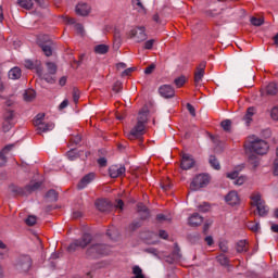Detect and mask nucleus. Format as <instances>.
I'll use <instances>...</instances> for the list:
<instances>
[{"instance_id": "obj_49", "label": "nucleus", "mask_w": 278, "mask_h": 278, "mask_svg": "<svg viewBox=\"0 0 278 278\" xmlns=\"http://www.w3.org/2000/svg\"><path fill=\"white\" fill-rule=\"evenodd\" d=\"M199 212H203L205 214V212H210V204L208 203H204V204H200L198 206Z\"/></svg>"}, {"instance_id": "obj_28", "label": "nucleus", "mask_w": 278, "mask_h": 278, "mask_svg": "<svg viewBox=\"0 0 278 278\" xmlns=\"http://www.w3.org/2000/svg\"><path fill=\"white\" fill-rule=\"evenodd\" d=\"M21 67H13L9 71V79H21Z\"/></svg>"}, {"instance_id": "obj_23", "label": "nucleus", "mask_w": 278, "mask_h": 278, "mask_svg": "<svg viewBox=\"0 0 278 278\" xmlns=\"http://www.w3.org/2000/svg\"><path fill=\"white\" fill-rule=\"evenodd\" d=\"M10 192H12V194H14L15 197H25L27 195V191L25 188L23 187H18L15 185H11L9 187Z\"/></svg>"}, {"instance_id": "obj_37", "label": "nucleus", "mask_w": 278, "mask_h": 278, "mask_svg": "<svg viewBox=\"0 0 278 278\" xmlns=\"http://www.w3.org/2000/svg\"><path fill=\"white\" fill-rule=\"evenodd\" d=\"M205 76V71L197 70L194 73V84H199Z\"/></svg>"}, {"instance_id": "obj_63", "label": "nucleus", "mask_w": 278, "mask_h": 278, "mask_svg": "<svg viewBox=\"0 0 278 278\" xmlns=\"http://www.w3.org/2000/svg\"><path fill=\"white\" fill-rule=\"evenodd\" d=\"M66 108H68V100L65 99L63 102L60 103L59 110H64Z\"/></svg>"}, {"instance_id": "obj_40", "label": "nucleus", "mask_w": 278, "mask_h": 278, "mask_svg": "<svg viewBox=\"0 0 278 278\" xmlns=\"http://www.w3.org/2000/svg\"><path fill=\"white\" fill-rule=\"evenodd\" d=\"M47 68H48V73H50V75H55V73H58V65H55V63H53V62H48Z\"/></svg>"}, {"instance_id": "obj_5", "label": "nucleus", "mask_w": 278, "mask_h": 278, "mask_svg": "<svg viewBox=\"0 0 278 278\" xmlns=\"http://www.w3.org/2000/svg\"><path fill=\"white\" fill-rule=\"evenodd\" d=\"M16 118V112L12 109L4 110L3 116H2V129L3 131H10L11 128L14 127Z\"/></svg>"}, {"instance_id": "obj_55", "label": "nucleus", "mask_w": 278, "mask_h": 278, "mask_svg": "<svg viewBox=\"0 0 278 278\" xmlns=\"http://www.w3.org/2000/svg\"><path fill=\"white\" fill-rule=\"evenodd\" d=\"M238 175H239L238 170H235V172L227 173L226 177L228 179H238Z\"/></svg>"}, {"instance_id": "obj_46", "label": "nucleus", "mask_w": 278, "mask_h": 278, "mask_svg": "<svg viewBox=\"0 0 278 278\" xmlns=\"http://www.w3.org/2000/svg\"><path fill=\"white\" fill-rule=\"evenodd\" d=\"M36 216H34V215H29L27 218H26V220H25V223H26V225H28V227H34V225H36Z\"/></svg>"}, {"instance_id": "obj_7", "label": "nucleus", "mask_w": 278, "mask_h": 278, "mask_svg": "<svg viewBox=\"0 0 278 278\" xmlns=\"http://www.w3.org/2000/svg\"><path fill=\"white\" fill-rule=\"evenodd\" d=\"M252 205H254L257 210L258 216H268V208L266 206V202L263 201L262 195L256 194L251 198Z\"/></svg>"}, {"instance_id": "obj_1", "label": "nucleus", "mask_w": 278, "mask_h": 278, "mask_svg": "<svg viewBox=\"0 0 278 278\" xmlns=\"http://www.w3.org/2000/svg\"><path fill=\"white\" fill-rule=\"evenodd\" d=\"M147 123H149V109L144 106L141 111H139L137 124L127 134L128 140H138L142 138V136H144V129H147Z\"/></svg>"}, {"instance_id": "obj_24", "label": "nucleus", "mask_w": 278, "mask_h": 278, "mask_svg": "<svg viewBox=\"0 0 278 278\" xmlns=\"http://www.w3.org/2000/svg\"><path fill=\"white\" fill-rule=\"evenodd\" d=\"M253 116H255V108L250 106L247 110L245 115L243 116V121L245 122V125L250 126L253 122Z\"/></svg>"}, {"instance_id": "obj_64", "label": "nucleus", "mask_w": 278, "mask_h": 278, "mask_svg": "<svg viewBox=\"0 0 278 278\" xmlns=\"http://www.w3.org/2000/svg\"><path fill=\"white\" fill-rule=\"evenodd\" d=\"M71 141L74 142V144H79V142H81V137L76 136V137L72 138Z\"/></svg>"}, {"instance_id": "obj_17", "label": "nucleus", "mask_w": 278, "mask_h": 278, "mask_svg": "<svg viewBox=\"0 0 278 278\" xmlns=\"http://www.w3.org/2000/svg\"><path fill=\"white\" fill-rule=\"evenodd\" d=\"M76 14L78 16H88V14H90V5L86 2H79L76 5Z\"/></svg>"}, {"instance_id": "obj_3", "label": "nucleus", "mask_w": 278, "mask_h": 278, "mask_svg": "<svg viewBox=\"0 0 278 278\" xmlns=\"http://www.w3.org/2000/svg\"><path fill=\"white\" fill-rule=\"evenodd\" d=\"M92 242V235L85 232L81 238L74 239L67 247L68 253H75L77 249H86Z\"/></svg>"}, {"instance_id": "obj_27", "label": "nucleus", "mask_w": 278, "mask_h": 278, "mask_svg": "<svg viewBox=\"0 0 278 278\" xmlns=\"http://www.w3.org/2000/svg\"><path fill=\"white\" fill-rule=\"evenodd\" d=\"M110 51V46L101 43L94 47V53L99 55H105Z\"/></svg>"}, {"instance_id": "obj_36", "label": "nucleus", "mask_w": 278, "mask_h": 278, "mask_svg": "<svg viewBox=\"0 0 278 278\" xmlns=\"http://www.w3.org/2000/svg\"><path fill=\"white\" fill-rule=\"evenodd\" d=\"M132 275H135L134 278H144V274H142V268L140 266L135 265L132 267Z\"/></svg>"}, {"instance_id": "obj_56", "label": "nucleus", "mask_w": 278, "mask_h": 278, "mask_svg": "<svg viewBox=\"0 0 278 278\" xmlns=\"http://www.w3.org/2000/svg\"><path fill=\"white\" fill-rule=\"evenodd\" d=\"M134 71H136V67L126 68V70L122 73V77H127V76H129L130 74L134 73Z\"/></svg>"}, {"instance_id": "obj_32", "label": "nucleus", "mask_w": 278, "mask_h": 278, "mask_svg": "<svg viewBox=\"0 0 278 278\" xmlns=\"http://www.w3.org/2000/svg\"><path fill=\"white\" fill-rule=\"evenodd\" d=\"M277 92H278L277 84L270 83L269 85H267L266 94H269L270 97H275Z\"/></svg>"}, {"instance_id": "obj_61", "label": "nucleus", "mask_w": 278, "mask_h": 278, "mask_svg": "<svg viewBox=\"0 0 278 278\" xmlns=\"http://www.w3.org/2000/svg\"><path fill=\"white\" fill-rule=\"evenodd\" d=\"M74 28L77 30L78 34H84V25L75 24Z\"/></svg>"}, {"instance_id": "obj_30", "label": "nucleus", "mask_w": 278, "mask_h": 278, "mask_svg": "<svg viewBox=\"0 0 278 278\" xmlns=\"http://www.w3.org/2000/svg\"><path fill=\"white\" fill-rule=\"evenodd\" d=\"M131 3L134 5L135 10H137V12H142L143 14H147V8H144V4H142V1L131 0Z\"/></svg>"}, {"instance_id": "obj_26", "label": "nucleus", "mask_w": 278, "mask_h": 278, "mask_svg": "<svg viewBox=\"0 0 278 278\" xmlns=\"http://www.w3.org/2000/svg\"><path fill=\"white\" fill-rule=\"evenodd\" d=\"M46 199L47 201H49L50 203H55L59 199V193L58 191H55V189H50L47 193H46Z\"/></svg>"}, {"instance_id": "obj_31", "label": "nucleus", "mask_w": 278, "mask_h": 278, "mask_svg": "<svg viewBox=\"0 0 278 278\" xmlns=\"http://www.w3.org/2000/svg\"><path fill=\"white\" fill-rule=\"evenodd\" d=\"M17 5L24 10H31V8H34V2L31 0H17Z\"/></svg>"}, {"instance_id": "obj_45", "label": "nucleus", "mask_w": 278, "mask_h": 278, "mask_svg": "<svg viewBox=\"0 0 278 278\" xmlns=\"http://www.w3.org/2000/svg\"><path fill=\"white\" fill-rule=\"evenodd\" d=\"M42 121H45V113L37 114L35 117V121H34L35 127L40 125L42 123Z\"/></svg>"}, {"instance_id": "obj_10", "label": "nucleus", "mask_w": 278, "mask_h": 278, "mask_svg": "<svg viewBox=\"0 0 278 278\" xmlns=\"http://www.w3.org/2000/svg\"><path fill=\"white\" fill-rule=\"evenodd\" d=\"M96 207H97V210H99V212H103L105 214H108V213L112 212V210H114V205L112 204V202H110L109 200H105V199L97 200Z\"/></svg>"}, {"instance_id": "obj_4", "label": "nucleus", "mask_w": 278, "mask_h": 278, "mask_svg": "<svg viewBox=\"0 0 278 278\" xmlns=\"http://www.w3.org/2000/svg\"><path fill=\"white\" fill-rule=\"evenodd\" d=\"M250 153H256V155H266L268 153V142L262 139H255L254 141L250 142L247 147Z\"/></svg>"}, {"instance_id": "obj_16", "label": "nucleus", "mask_w": 278, "mask_h": 278, "mask_svg": "<svg viewBox=\"0 0 278 278\" xmlns=\"http://www.w3.org/2000/svg\"><path fill=\"white\" fill-rule=\"evenodd\" d=\"M24 65L26 68H29V71H34V68L37 71L38 75H42V64L40 61H31V60H26Z\"/></svg>"}, {"instance_id": "obj_52", "label": "nucleus", "mask_w": 278, "mask_h": 278, "mask_svg": "<svg viewBox=\"0 0 278 278\" xmlns=\"http://www.w3.org/2000/svg\"><path fill=\"white\" fill-rule=\"evenodd\" d=\"M79 97H80V93H79L78 89H73V101H74V103H79Z\"/></svg>"}, {"instance_id": "obj_58", "label": "nucleus", "mask_w": 278, "mask_h": 278, "mask_svg": "<svg viewBox=\"0 0 278 278\" xmlns=\"http://www.w3.org/2000/svg\"><path fill=\"white\" fill-rule=\"evenodd\" d=\"M159 237L162 238V240H168V232H166V230H160Z\"/></svg>"}, {"instance_id": "obj_50", "label": "nucleus", "mask_w": 278, "mask_h": 278, "mask_svg": "<svg viewBox=\"0 0 278 278\" xmlns=\"http://www.w3.org/2000/svg\"><path fill=\"white\" fill-rule=\"evenodd\" d=\"M270 117L273 121H278V106H274L270 112Z\"/></svg>"}, {"instance_id": "obj_18", "label": "nucleus", "mask_w": 278, "mask_h": 278, "mask_svg": "<svg viewBox=\"0 0 278 278\" xmlns=\"http://www.w3.org/2000/svg\"><path fill=\"white\" fill-rule=\"evenodd\" d=\"M137 212L140 216L141 220H147L151 216L149 208L143 203L137 204Z\"/></svg>"}, {"instance_id": "obj_22", "label": "nucleus", "mask_w": 278, "mask_h": 278, "mask_svg": "<svg viewBox=\"0 0 278 278\" xmlns=\"http://www.w3.org/2000/svg\"><path fill=\"white\" fill-rule=\"evenodd\" d=\"M12 149H14V144H9L5 146L0 152V167L8 164V157H5V153H9V151H12Z\"/></svg>"}, {"instance_id": "obj_12", "label": "nucleus", "mask_w": 278, "mask_h": 278, "mask_svg": "<svg viewBox=\"0 0 278 278\" xmlns=\"http://www.w3.org/2000/svg\"><path fill=\"white\" fill-rule=\"evenodd\" d=\"M195 161L190 154H182L180 167L182 170H190V168H194Z\"/></svg>"}, {"instance_id": "obj_51", "label": "nucleus", "mask_w": 278, "mask_h": 278, "mask_svg": "<svg viewBox=\"0 0 278 278\" xmlns=\"http://www.w3.org/2000/svg\"><path fill=\"white\" fill-rule=\"evenodd\" d=\"M97 162L100 168H105V166H108V159L105 157H100Z\"/></svg>"}, {"instance_id": "obj_14", "label": "nucleus", "mask_w": 278, "mask_h": 278, "mask_svg": "<svg viewBox=\"0 0 278 278\" xmlns=\"http://www.w3.org/2000/svg\"><path fill=\"white\" fill-rule=\"evenodd\" d=\"M92 181H94V173L85 175L77 185L78 190H84V188H87Z\"/></svg>"}, {"instance_id": "obj_21", "label": "nucleus", "mask_w": 278, "mask_h": 278, "mask_svg": "<svg viewBox=\"0 0 278 278\" xmlns=\"http://www.w3.org/2000/svg\"><path fill=\"white\" fill-rule=\"evenodd\" d=\"M188 224L190 227H199V225L203 224V216L199 215V213H193L189 219Z\"/></svg>"}, {"instance_id": "obj_48", "label": "nucleus", "mask_w": 278, "mask_h": 278, "mask_svg": "<svg viewBox=\"0 0 278 278\" xmlns=\"http://www.w3.org/2000/svg\"><path fill=\"white\" fill-rule=\"evenodd\" d=\"M153 45H155V39H150L144 42L143 49L151 50L153 49Z\"/></svg>"}, {"instance_id": "obj_54", "label": "nucleus", "mask_w": 278, "mask_h": 278, "mask_svg": "<svg viewBox=\"0 0 278 278\" xmlns=\"http://www.w3.org/2000/svg\"><path fill=\"white\" fill-rule=\"evenodd\" d=\"M187 110L189 112V114H191V116H197V110L194 109V106H192V104L187 103Z\"/></svg>"}, {"instance_id": "obj_43", "label": "nucleus", "mask_w": 278, "mask_h": 278, "mask_svg": "<svg viewBox=\"0 0 278 278\" xmlns=\"http://www.w3.org/2000/svg\"><path fill=\"white\" fill-rule=\"evenodd\" d=\"M219 250L222 251V253H229L228 242L225 240L219 241Z\"/></svg>"}, {"instance_id": "obj_35", "label": "nucleus", "mask_w": 278, "mask_h": 278, "mask_svg": "<svg viewBox=\"0 0 278 278\" xmlns=\"http://www.w3.org/2000/svg\"><path fill=\"white\" fill-rule=\"evenodd\" d=\"M247 227L248 229H250V231H253L254 233H257V231H260V223L257 222H248Z\"/></svg>"}, {"instance_id": "obj_8", "label": "nucleus", "mask_w": 278, "mask_h": 278, "mask_svg": "<svg viewBox=\"0 0 278 278\" xmlns=\"http://www.w3.org/2000/svg\"><path fill=\"white\" fill-rule=\"evenodd\" d=\"M129 37L135 38L136 42H144V40H147V28H144V26L132 28Z\"/></svg>"}, {"instance_id": "obj_53", "label": "nucleus", "mask_w": 278, "mask_h": 278, "mask_svg": "<svg viewBox=\"0 0 278 278\" xmlns=\"http://www.w3.org/2000/svg\"><path fill=\"white\" fill-rule=\"evenodd\" d=\"M244 181H247V177L244 176L237 177V179L235 180V186H242Z\"/></svg>"}, {"instance_id": "obj_34", "label": "nucleus", "mask_w": 278, "mask_h": 278, "mask_svg": "<svg viewBox=\"0 0 278 278\" xmlns=\"http://www.w3.org/2000/svg\"><path fill=\"white\" fill-rule=\"evenodd\" d=\"M218 264H220V266H228L229 265V257H227V255H225L224 253L219 254L216 257Z\"/></svg>"}, {"instance_id": "obj_9", "label": "nucleus", "mask_w": 278, "mask_h": 278, "mask_svg": "<svg viewBox=\"0 0 278 278\" xmlns=\"http://www.w3.org/2000/svg\"><path fill=\"white\" fill-rule=\"evenodd\" d=\"M16 267L21 273H29V268H31V257L29 255L20 256Z\"/></svg>"}, {"instance_id": "obj_20", "label": "nucleus", "mask_w": 278, "mask_h": 278, "mask_svg": "<svg viewBox=\"0 0 278 278\" xmlns=\"http://www.w3.org/2000/svg\"><path fill=\"white\" fill-rule=\"evenodd\" d=\"M38 134H47V131H53L55 128V124L49 122V123H41L38 124L37 126Z\"/></svg>"}, {"instance_id": "obj_19", "label": "nucleus", "mask_w": 278, "mask_h": 278, "mask_svg": "<svg viewBox=\"0 0 278 278\" xmlns=\"http://www.w3.org/2000/svg\"><path fill=\"white\" fill-rule=\"evenodd\" d=\"M39 47L43 51L45 55H47V58H51V55H53V41L48 40L43 43H40Z\"/></svg>"}, {"instance_id": "obj_15", "label": "nucleus", "mask_w": 278, "mask_h": 278, "mask_svg": "<svg viewBox=\"0 0 278 278\" xmlns=\"http://www.w3.org/2000/svg\"><path fill=\"white\" fill-rule=\"evenodd\" d=\"M225 201L228 203V205H240V195H238L237 191H230L226 195Z\"/></svg>"}, {"instance_id": "obj_60", "label": "nucleus", "mask_w": 278, "mask_h": 278, "mask_svg": "<svg viewBox=\"0 0 278 278\" xmlns=\"http://www.w3.org/2000/svg\"><path fill=\"white\" fill-rule=\"evenodd\" d=\"M152 21H154V23H157V25H162V20L160 18V14L155 13L152 16Z\"/></svg>"}, {"instance_id": "obj_44", "label": "nucleus", "mask_w": 278, "mask_h": 278, "mask_svg": "<svg viewBox=\"0 0 278 278\" xmlns=\"http://www.w3.org/2000/svg\"><path fill=\"white\" fill-rule=\"evenodd\" d=\"M222 127L224 131H231V119H225L222 122Z\"/></svg>"}, {"instance_id": "obj_2", "label": "nucleus", "mask_w": 278, "mask_h": 278, "mask_svg": "<svg viewBox=\"0 0 278 278\" xmlns=\"http://www.w3.org/2000/svg\"><path fill=\"white\" fill-rule=\"evenodd\" d=\"M110 253V248L103 243H94L91 244L86 250V257L88 260H98V257H101L103 255H108Z\"/></svg>"}, {"instance_id": "obj_25", "label": "nucleus", "mask_w": 278, "mask_h": 278, "mask_svg": "<svg viewBox=\"0 0 278 278\" xmlns=\"http://www.w3.org/2000/svg\"><path fill=\"white\" fill-rule=\"evenodd\" d=\"M42 186L41 181L37 182H30L25 187L26 194H31V192H36V190H39V188Z\"/></svg>"}, {"instance_id": "obj_59", "label": "nucleus", "mask_w": 278, "mask_h": 278, "mask_svg": "<svg viewBox=\"0 0 278 278\" xmlns=\"http://www.w3.org/2000/svg\"><path fill=\"white\" fill-rule=\"evenodd\" d=\"M123 84L121 81H116L113 86V91L114 92H121V88H122Z\"/></svg>"}, {"instance_id": "obj_13", "label": "nucleus", "mask_w": 278, "mask_h": 278, "mask_svg": "<svg viewBox=\"0 0 278 278\" xmlns=\"http://www.w3.org/2000/svg\"><path fill=\"white\" fill-rule=\"evenodd\" d=\"M125 173H126V168L123 165H121V166L112 165L111 167H109V174H110V177H112V179L123 177V175H125Z\"/></svg>"}, {"instance_id": "obj_29", "label": "nucleus", "mask_w": 278, "mask_h": 278, "mask_svg": "<svg viewBox=\"0 0 278 278\" xmlns=\"http://www.w3.org/2000/svg\"><path fill=\"white\" fill-rule=\"evenodd\" d=\"M208 163L214 168V170H220V162H218V159L216 155H210Z\"/></svg>"}, {"instance_id": "obj_11", "label": "nucleus", "mask_w": 278, "mask_h": 278, "mask_svg": "<svg viewBox=\"0 0 278 278\" xmlns=\"http://www.w3.org/2000/svg\"><path fill=\"white\" fill-rule=\"evenodd\" d=\"M159 94L163 97V99H173V97H175V88L170 85H162L159 87Z\"/></svg>"}, {"instance_id": "obj_57", "label": "nucleus", "mask_w": 278, "mask_h": 278, "mask_svg": "<svg viewBox=\"0 0 278 278\" xmlns=\"http://www.w3.org/2000/svg\"><path fill=\"white\" fill-rule=\"evenodd\" d=\"M153 71H155V64L149 65V66L144 70V74H146V75H151V73H153Z\"/></svg>"}, {"instance_id": "obj_39", "label": "nucleus", "mask_w": 278, "mask_h": 278, "mask_svg": "<svg viewBox=\"0 0 278 278\" xmlns=\"http://www.w3.org/2000/svg\"><path fill=\"white\" fill-rule=\"evenodd\" d=\"M34 99H36V91L34 90H27L25 93H24V100L26 101H34Z\"/></svg>"}, {"instance_id": "obj_6", "label": "nucleus", "mask_w": 278, "mask_h": 278, "mask_svg": "<svg viewBox=\"0 0 278 278\" xmlns=\"http://www.w3.org/2000/svg\"><path fill=\"white\" fill-rule=\"evenodd\" d=\"M207 184H210V176L205 174H199L192 179L190 184V190H192L193 192H197V190H201V188H205Z\"/></svg>"}, {"instance_id": "obj_41", "label": "nucleus", "mask_w": 278, "mask_h": 278, "mask_svg": "<svg viewBox=\"0 0 278 278\" xmlns=\"http://www.w3.org/2000/svg\"><path fill=\"white\" fill-rule=\"evenodd\" d=\"M250 164L253 165V168H257L260 166V159L255 154H251L249 156Z\"/></svg>"}, {"instance_id": "obj_62", "label": "nucleus", "mask_w": 278, "mask_h": 278, "mask_svg": "<svg viewBox=\"0 0 278 278\" xmlns=\"http://www.w3.org/2000/svg\"><path fill=\"white\" fill-rule=\"evenodd\" d=\"M205 66H207V63L205 61H202L198 67L197 71H204L205 72Z\"/></svg>"}, {"instance_id": "obj_33", "label": "nucleus", "mask_w": 278, "mask_h": 278, "mask_svg": "<svg viewBox=\"0 0 278 278\" xmlns=\"http://www.w3.org/2000/svg\"><path fill=\"white\" fill-rule=\"evenodd\" d=\"M249 247H247V240H241L237 242V253H247Z\"/></svg>"}, {"instance_id": "obj_42", "label": "nucleus", "mask_w": 278, "mask_h": 278, "mask_svg": "<svg viewBox=\"0 0 278 278\" xmlns=\"http://www.w3.org/2000/svg\"><path fill=\"white\" fill-rule=\"evenodd\" d=\"M250 21L254 27H261V25H264V20L262 17H251Z\"/></svg>"}, {"instance_id": "obj_47", "label": "nucleus", "mask_w": 278, "mask_h": 278, "mask_svg": "<svg viewBox=\"0 0 278 278\" xmlns=\"http://www.w3.org/2000/svg\"><path fill=\"white\" fill-rule=\"evenodd\" d=\"M140 227H142V223H140V222H132L129 225L130 231H136V229H140Z\"/></svg>"}, {"instance_id": "obj_38", "label": "nucleus", "mask_w": 278, "mask_h": 278, "mask_svg": "<svg viewBox=\"0 0 278 278\" xmlns=\"http://www.w3.org/2000/svg\"><path fill=\"white\" fill-rule=\"evenodd\" d=\"M186 81H187L186 76H179V77L175 78L174 84L177 88H181V87H184Z\"/></svg>"}]
</instances>
